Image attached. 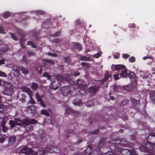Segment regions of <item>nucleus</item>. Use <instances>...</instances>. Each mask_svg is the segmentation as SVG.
<instances>
[{
  "label": "nucleus",
  "mask_w": 155,
  "mask_h": 155,
  "mask_svg": "<svg viewBox=\"0 0 155 155\" xmlns=\"http://www.w3.org/2000/svg\"><path fill=\"white\" fill-rule=\"evenodd\" d=\"M122 155H137L135 151H133L132 152H129L127 149H123L121 150Z\"/></svg>",
  "instance_id": "4"
},
{
  "label": "nucleus",
  "mask_w": 155,
  "mask_h": 155,
  "mask_svg": "<svg viewBox=\"0 0 155 155\" xmlns=\"http://www.w3.org/2000/svg\"><path fill=\"white\" fill-rule=\"evenodd\" d=\"M48 55L52 57H56L57 56V55L56 54L51 53H48Z\"/></svg>",
  "instance_id": "33"
},
{
  "label": "nucleus",
  "mask_w": 155,
  "mask_h": 155,
  "mask_svg": "<svg viewBox=\"0 0 155 155\" xmlns=\"http://www.w3.org/2000/svg\"><path fill=\"white\" fill-rule=\"evenodd\" d=\"M127 75L131 79L132 78H134L135 77L134 74L133 72H130V73H127Z\"/></svg>",
  "instance_id": "16"
},
{
  "label": "nucleus",
  "mask_w": 155,
  "mask_h": 155,
  "mask_svg": "<svg viewBox=\"0 0 155 155\" xmlns=\"http://www.w3.org/2000/svg\"><path fill=\"white\" fill-rule=\"evenodd\" d=\"M10 16V13L8 12H6L4 13L3 16L4 18H7Z\"/></svg>",
  "instance_id": "15"
},
{
  "label": "nucleus",
  "mask_w": 155,
  "mask_h": 155,
  "mask_svg": "<svg viewBox=\"0 0 155 155\" xmlns=\"http://www.w3.org/2000/svg\"><path fill=\"white\" fill-rule=\"evenodd\" d=\"M81 142H82V141H81V140H78V143H80Z\"/></svg>",
  "instance_id": "54"
},
{
  "label": "nucleus",
  "mask_w": 155,
  "mask_h": 155,
  "mask_svg": "<svg viewBox=\"0 0 155 155\" xmlns=\"http://www.w3.org/2000/svg\"><path fill=\"white\" fill-rule=\"evenodd\" d=\"M22 72L23 73L25 74H27L28 72V71L25 68H22Z\"/></svg>",
  "instance_id": "30"
},
{
  "label": "nucleus",
  "mask_w": 155,
  "mask_h": 155,
  "mask_svg": "<svg viewBox=\"0 0 155 155\" xmlns=\"http://www.w3.org/2000/svg\"><path fill=\"white\" fill-rule=\"evenodd\" d=\"M15 125H21L26 123V121H25V122L24 121H22L19 119L16 118L15 119Z\"/></svg>",
  "instance_id": "8"
},
{
  "label": "nucleus",
  "mask_w": 155,
  "mask_h": 155,
  "mask_svg": "<svg viewBox=\"0 0 155 155\" xmlns=\"http://www.w3.org/2000/svg\"><path fill=\"white\" fill-rule=\"evenodd\" d=\"M101 52H98V53H97L95 54H94V57L95 58H98L99 57H100V56L101 55Z\"/></svg>",
  "instance_id": "26"
},
{
  "label": "nucleus",
  "mask_w": 155,
  "mask_h": 155,
  "mask_svg": "<svg viewBox=\"0 0 155 155\" xmlns=\"http://www.w3.org/2000/svg\"><path fill=\"white\" fill-rule=\"evenodd\" d=\"M4 33V31L3 29V28L2 27H0V33Z\"/></svg>",
  "instance_id": "41"
},
{
  "label": "nucleus",
  "mask_w": 155,
  "mask_h": 155,
  "mask_svg": "<svg viewBox=\"0 0 155 155\" xmlns=\"http://www.w3.org/2000/svg\"><path fill=\"white\" fill-rule=\"evenodd\" d=\"M85 92V89L84 88L82 87L80 90V92L81 94H84Z\"/></svg>",
  "instance_id": "29"
},
{
  "label": "nucleus",
  "mask_w": 155,
  "mask_h": 155,
  "mask_svg": "<svg viewBox=\"0 0 155 155\" xmlns=\"http://www.w3.org/2000/svg\"><path fill=\"white\" fill-rule=\"evenodd\" d=\"M15 137H13L9 139L8 143L12 146L15 145Z\"/></svg>",
  "instance_id": "9"
},
{
  "label": "nucleus",
  "mask_w": 155,
  "mask_h": 155,
  "mask_svg": "<svg viewBox=\"0 0 155 155\" xmlns=\"http://www.w3.org/2000/svg\"><path fill=\"white\" fill-rule=\"evenodd\" d=\"M81 81H80V80H78V82H77V84L78 85H80V87H81V86L80 84H81Z\"/></svg>",
  "instance_id": "46"
},
{
  "label": "nucleus",
  "mask_w": 155,
  "mask_h": 155,
  "mask_svg": "<svg viewBox=\"0 0 155 155\" xmlns=\"http://www.w3.org/2000/svg\"><path fill=\"white\" fill-rule=\"evenodd\" d=\"M44 77L47 78V79H49L50 78V76L47 73H45L43 74Z\"/></svg>",
  "instance_id": "32"
},
{
  "label": "nucleus",
  "mask_w": 155,
  "mask_h": 155,
  "mask_svg": "<svg viewBox=\"0 0 155 155\" xmlns=\"http://www.w3.org/2000/svg\"><path fill=\"white\" fill-rule=\"evenodd\" d=\"M110 99L112 100H113L114 99V98L113 97H112L111 96H110Z\"/></svg>",
  "instance_id": "53"
},
{
  "label": "nucleus",
  "mask_w": 155,
  "mask_h": 155,
  "mask_svg": "<svg viewBox=\"0 0 155 155\" xmlns=\"http://www.w3.org/2000/svg\"><path fill=\"white\" fill-rule=\"evenodd\" d=\"M153 94H154L155 95V91H153Z\"/></svg>",
  "instance_id": "60"
},
{
  "label": "nucleus",
  "mask_w": 155,
  "mask_h": 155,
  "mask_svg": "<svg viewBox=\"0 0 155 155\" xmlns=\"http://www.w3.org/2000/svg\"><path fill=\"white\" fill-rule=\"evenodd\" d=\"M4 33V31L3 29V28L2 27H0V33Z\"/></svg>",
  "instance_id": "40"
},
{
  "label": "nucleus",
  "mask_w": 155,
  "mask_h": 155,
  "mask_svg": "<svg viewBox=\"0 0 155 155\" xmlns=\"http://www.w3.org/2000/svg\"><path fill=\"white\" fill-rule=\"evenodd\" d=\"M10 104L7 102L4 103L3 104H1V97H0V112L3 111V110L8 108L11 106Z\"/></svg>",
  "instance_id": "5"
},
{
  "label": "nucleus",
  "mask_w": 155,
  "mask_h": 155,
  "mask_svg": "<svg viewBox=\"0 0 155 155\" xmlns=\"http://www.w3.org/2000/svg\"><path fill=\"white\" fill-rule=\"evenodd\" d=\"M1 85L4 87V92L5 94L11 95L13 92V87L10 83L5 81H2L1 83Z\"/></svg>",
  "instance_id": "2"
},
{
  "label": "nucleus",
  "mask_w": 155,
  "mask_h": 155,
  "mask_svg": "<svg viewBox=\"0 0 155 155\" xmlns=\"http://www.w3.org/2000/svg\"><path fill=\"white\" fill-rule=\"evenodd\" d=\"M65 112L68 114H70L71 113H76V112L73 110H71L70 108H68L65 110Z\"/></svg>",
  "instance_id": "11"
},
{
  "label": "nucleus",
  "mask_w": 155,
  "mask_h": 155,
  "mask_svg": "<svg viewBox=\"0 0 155 155\" xmlns=\"http://www.w3.org/2000/svg\"><path fill=\"white\" fill-rule=\"evenodd\" d=\"M76 48L77 49H78L79 50H81V45L79 44H78V43L76 44Z\"/></svg>",
  "instance_id": "28"
},
{
  "label": "nucleus",
  "mask_w": 155,
  "mask_h": 155,
  "mask_svg": "<svg viewBox=\"0 0 155 155\" xmlns=\"http://www.w3.org/2000/svg\"><path fill=\"white\" fill-rule=\"evenodd\" d=\"M81 64L82 66H85L86 67H88L89 66L88 63H82Z\"/></svg>",
  "instance_id": "35"
},
{
  "label": "nucleus",
  "mask_w": 155,
  "mask_h": 155,
  "mask_svg": "<svg viewBox=\"0 0 155 155\" xmlns=\"http://www.w3.org/2000/svg\"><path fill=\"white\" fill-rule=\"evenodd\" d=\"M37 12H38V13L41 15H44V12L41 11H37Z\"/></svg>",
  "instance_id": "39"
},
{
  "label": "nucleus",
  "mask_w": 155,
  "mask_h": 155,
  "mask_svg": "<svg viewBox=\"0 0 155 155\" xmlns=\"http://www.w3.org/2000/svg\"><path fill=\"white\" fill-rule=\"evenodd\" d=\"M4 140V139L3 137H1L0 138V143H2Z\"/></svg>",
  "instance_id": "44"
},
{
  "label": "nucleus",
  "mask_w": 155,
  "mask_h": 155,
  "mask_svg": "<svg viewBox=\"0 0 155 155\" xmlns=\"http://www.w3.org/2000/svg\"><path fill=\"white\" fill-rule=\"evenodd\" d=\"M92 150L91 149L90 147H87L86 149L83 152V154L86 155H89L91 154Z\"/></svg>",
  "instance_id": "7"
},
{
  "label": "nucleus",
  "mask_w": 155,
  "mask_h": 155,
  "mask_svg": "<svg viewBox=\"0 0 155 155\" xmlns=\"http://www.w3.org/2000/svg\"><path fill=\"white\" fill-rule=\"evenodd\" d=\"M111 69L113 71H117L119 70H121L120 75L119 74L114 75V78L115 80L120 79L121 77L124 78L127 77V69L124 65L121 64L112 65L111 66Z\"/></svg>",
  "instance_id": "1"
},
{
  "label": "nucleus",
  "mask_w": 155,
  "mask_h": 155,
  "mask_svg": "<svg viewBox=\"0 0 155 155\" xmlns=\"http://www.w3.org/2000/svg\"><path fill=\"white\" fill-rule=\"evenodd\" d=\"M134 83H135V84H136V82L135 81H134Z\"/></svg>",
  "instance_id": "61"
},
{
  "label": "nucleus",
  "mask_w": 155,
  "mask_h": 155,
  "mask_svg": "<svg viewBox=\"0 0 155 155\" xmlns=\"http://www.w3.org/2000/svg\"><path fill=\"white\" fill-rule=\"evenodd\" d=\"M130 57V55L127 54H124L123 55V57L124 58H127Z\"/></svg>",
  "instance_id": "34"
},
{
  "label": "nucleus",
  "mask_w": 155,
  "mask_h": 155,
  "mask_svg": "<svg viewBox=\"0 0 155 155\" xmlns=\"http://www.w3.org/2000/svg\"><path fill=\"white\" fill-rule=\"evenodd\" d=\"M36 122V121L35 120H31L30 123L31 124H34Z\"/></svg>",
  "instance_id": "42"
},
{
  "label": "nucleus",
  "mask_w": 155,
  "mask_h": 155,
  "mask_svg": "<svg viewBox=\"0 0 155 155\" xmlns=\"http://www.w3.org/2000/svg\"><path fill=\"white\" fill-rule=\"evenodd\" d=\"M62 90L64 91V92L66 93L67 94H69L70 93V89L68 86L64 87L62 88Z\"/></svg>",
  "instance_id": "10"
},
{
  "label": "nucleus",
  "mask_w": 155,
  "mask_h": 155,
  "mask_svg": "<svg viewBox=\"0 0 155 155\" xmlns=\"http://www.w3.org/2000/svg\"><path fill=\"white\" fill-rule=\"evenodd\" d=\"M4 63V60L2 59L0 60V64H3Z\"/></svg>",
  "instance_id": "45"
},
{
  "label": "nucleus",
  "mask_w": 155,
  "mask_h": 155,
  "mask_svg": "<svg viewBox=\"0 0 155 155\" xmlns=\"http://www.w3.org/2000/svg\"><path fill=\"white\" fill-rule=\"evenodd\" d=\"M9 124H10L11 128H12L15 126V124L14 121L12 120H10L9 122Z\"/></svg>",
  "instance_id": "22"
},
{
  "label": "nucleus",
  "mask_w": 155,
  "mask_h": 155,
  "mask_svg": "<svg viewBox=\"0 0 155 155\" xmlns=\"http://www.w3.org/2000/svg\"><path fill=\"white\" fill-rule=\"evenodd\" d=\"M90 90L92 93H95L97 91V89L94 87H91L90 88Z\"/></svg>",
  "instance_id": "20"
},
{
  "label": "nucleus",
  "mask_w": 155,
  "mask_h": 155,
  "mask_svg": "<svg viewBox=\"0 0 155 155\" xmlns=\"http://www.w3.org/2000/svg\"><path fill=\"white\" fill-rule=\"evenodd\" d=\"M98 132V131H96L95 133H94L93 134H97Z\"/></svg>",
  "instance_id": "57"
},
{
  "label": "nucleus",
  "mask_w": 155,
  "mask_h": 155,
  "mask_svg": "<svg viewBox=\"0 0 155 155\" xmlns=\"http://www.w3.org/2000/svg\"><path fill=\"white\" fill-rule=\"evenodd\" d=\"M28 95L30 97V100L29 101V102L30 103L34 104L35 103V101L32 99L30 94H28Z\"/></svg>",
  "instance_id": "19"
},
{
  "label": "nucleus",
  "mask_w": 155,
  "mask_h": 155,
  "mask_svg": "<svg viewBox=\"0 0 155 155\" xmlns=\"http://www.w3.org/2000/svg\"><path fill=\"white\" fill-rule=\"evenodd\" d=\"M80 59L83 60H87V58L85 56L81 57L80 58Z\"/></svg>",
  "instance_id": "38"
},
{
  "label": "nucleus",
  "mask_w": 155,
  "mask_h": 155,
  "mask_svg": "<svg viewBox=\"0 0 155 155\" xmlns=\"http://www.w3.org/2000/svg\"><path fill=\"white\" fill-rule=\"evenodd\" d=\"M31 87V88L34 90H36L37 88V84L35 83H33L32 84Z\"/></svg>",
  "instance_id": "18"
},
{
  "label": "nucleus",
  "mask_w": 155,
  "mask_h": 155,
  "mask_svg": "<svg viewBox=\"0 0 155 155\" xmlns=\"http://www.w3.org/2000/svg\"><path fill=\"white\" fill-rule=\"evenodd\" d=\"M21 89L23 91L27 92L28 94H29L28 93L30 91V90L27 87L25 86H22L21 87Z\"/></svg>",
  "instance_id": "13"
},
{
  "label": "nucleus",
  "mask_w": 155,
  "mask_h": 155,
  "mask_svg": "<svg viewBox=\"0 0 155 155\" xmlns=\"http://www.w3.org/2000/svg\"><path fill=\"white\" fill-rule=\"evenodd\" d=\"M44 150H41L38 151V153L39 155H44ZM20 153L26 154H31V155H37V153L36 152L32 151L31 149L28 148L26 147H24L21 149V150Z\"/></svg>",
  "instance_id": "3"
},
{
  "label": "nucleus",
  "mask_w": 155,
  "mask_h": 155,
  "mask_svg": "<svg viewBox=\"0 0 155 155\" xmlns=\"http://www.w3.org/2000/svg\"><path fill=\"white\" fill-rule=\"evenodd\" d=\"M150 135L153 136H155V133H153L150 134Z\"/></svg>",
  "instance_id": "50"
},
{
  "label": "nucleus",
  "mask_w": 155,
  "mask_h": 155,
  "mask_svg": "<svg viewBox=\"0 0 155 155\" xmlns=\"http://www.w3.org/2000/svg\"><path fill=\"white\" fill-rule=\"evenodd\" d=\"M135 61V59L134 57L132 56L129 59V61L130 62H134Z\"/></svg>",
  "instance_id": "24"
},
{
  "label": "nucleus",
  "mask_w": 155,
  "mask_h": 155,
  "mask_svg": "<svg viewBox=\"0 0 155 155\" xmlns=\"http://www.w3.org/2000/svg\"><path fill=\"white\" fill-rule=\"evenodd\" d=\"M47 151L49 153H52L54 152H55L54 148L53 147H50V148H48Z\"/></svg>",
  "instance_id": "12"
},
{
  "label": "nucleus",
  "mask_w": 155,
  "mask_h": 155,
  "mask_svg": "<svg viewBox=\"0 0 155 155\" xmlns=\"http://www.w3.org/2000/svg\"><path fill=\"white\" fill-rule=\"evenodd\" d=\"M128 88V86H126L125 87V89L126 90H127V91H129V89Z\"/></svg>",
  "instance_id": "49"
},
{
  "label": "nucleus",
  "mask_w": 155,
  "mask_h": 155,
  "mask_svg": "<svg viewBox=\"0 0 155 155\" xmlns=\"http://www.w3.org/2000/svg\"><path fill=\"white\" fill-rule=\"evenodd\" d=\"M0 76L6 77V75L4 72L0 71Z\"/></svg>",
  "instance_id": "27"
},
{
  "label": "nucleus",
  "mask_w": 155,
  "mask_h": 155,
  "mask_svg": "<svg viewBox=\"0 0 155 155\" xmlns=\"http://www.w3.org/2000/svg\"><path fill=\"white\" fill-rule=\"evenodd\" d=\"M106 155H116L115 154H114L113 152L111 151L108 152H107L106 154Z\"/></svg>",
  "instance_id": "37"
},
{
  "label": "nucleus",
  "mask_w": 155,
  "mask_h": 155,
  "mask_svg": "<svg viewBox=\"0 0 155 155\" xmlns=\"http://www.w3.org/2000/svg\"><path fill=\"white\" fill-rule=\"evenodd\" d=\"M88 107H90V106H87Z\"/></svg>",
  "instance_id": "62"
},
{
  "label": "nucleus",
  "mask_w": 155,
  "mask_h": 155,
  "mask_svg": "<svg viewBox=\"0 0 155 155\" xmlns=\"http://www.w3.org/2000/svg\"><path fill=\"white\" fill-rule=\"evenodd\" d=\"M41 114L45 115L46 116H49V114L45 110H42L41 111Z\"/></svg>",
  "instance_id": "17"
},
{
  "label": "nucleus",
  "mask_w": 155,
  "mask_h": 155,
  "mask_svg": "<svg viewBox=\"0 0 155 155\" xmlns=\"http://www.w3.org/2000/svg\"><path fill=\"white\" fill-rule=\"evenodd\" d=\"M41 71H39L38 73L40 74H41Z\"/></svg>",
  "instance_id": "59"
},
{
  "label": "nucleus",
  "mask_w": 155,
  "mask_h": 155,
  "mask_svg": "<svg viewBox=\"0 0 155 155\" xmlns=\"http://www.w3.org/2000/svg\"><path fill=\"white\" fill-rule=\"evenodd\" d=\"M110 75L109 74H106L104 78L103 79V81H107L109 78H110Z\"/></svg>",
  "instance_id": "14"
},
{
  "label": "nucleus",
  "mask_w": 155,
  "mask_h": 155,
  "mask_svg": "<svg viewBox=\"0 0 155 155\" xmlns=\"http://www.w3.org/2000/svg\"><path fill=\"white\" fill-rule=\"evenodd\" d=\"M118 56H119V55H117V56H115V55H114V57L116 59L117 58H118Z\"/></svg>",
  "instance_id": "51"
},
{
  "label": "nucleus",
  "mask_w": 155,
  "mask_h": 155,
  "mask_svg": "<svg viewBox=\"0 0 155 155\" xmlns=\"http://www.w3.org/2000/svg\"><path fill=\"white\" fill-rule=\"evenodd\" d=\"M5 120H3V123H2V129H3V130L4 132H5V130H6V128L4 126V124H5Z\"/></svg>",
  "instance_id": "21"
},
{
  "label": "nucleus",
  "mask_w": 155,
  "mask_h": 155,
  "mask_svg": "<svg viewBox=\"0 0 155 155\" xmlns=\"http://www.w3.org/2000/svg\"><path fill=\"white\" fill-rule=\"evenodd\" d=\"M57 86L54 89V90H56L57 89Z\"/></svg>",
  "instance_id": "58"
},
{
  "label": "nucleus",
  "mask_w": 155,
  "mask_h": 155,
  "mask_svg": "<svg viewBox=\"0 0 155 155\" xmlns=\"http://www.w3.org/2000/svg\"><path fill=\"white\" fill-rule=\"evenodd\" d=\"M2 81H4V80H0V84L1 85V82H2Z\"/></svg>",
  "instance_id": "56"
},
{
  "label": "nucleus",
  "mask_w": 155,
  "mask_h": 155,
  "mask_svg": "<svg viewBox=\"0 0 155 155\" xmlns=\"http://www.w3.org/2000/svg\"><path fill=\"white\" fill-rule=\"evenodd\" d=\"M30 109H32V110H31V113L34 114L36 113V110L33 106H31L30 107Z\"/></svg>",
  "instance_id": "25"
},
{
  "label": "nucleus",
  "mask_w": 155,
  "mask_h": 155,
  "mask_svg": "<svg viewBox=\"0 0 155 155\" xmlns=\"http://www.w3.org/2000/svg\"><path fill=\"white\" fill-rule=\"evenodd\" d=\"M60 78H62L61 76H58L57 77V79H58L59 80H60Z\"/></svg>",
  "instance_id": "48"
},
{
  "label": "nucleus",
  "mask_w": 155,
  "mask_h": 155,
  "mask_svg": "<svg viewBox=\"0 0 155 155\" xmlns=\"http://www.w3.org/2000/svg\"><path fill=\"white\" fill-rule=\"evenodd\" d=\"M129 27H134L135 26V25L134 24H129Z\"/></svg>",
  "instance_id": "47"
},
{
  "label": "nucleus",
  "mask_w": 155,
  "mask_h": 155,
  "mask_svg": "<svg viewBox=\"0 0 155 155\" xmlns=\"http://www.w3.org/2000/svg\"><path fill=\"white\" fill-rule=\"evenodd\" d=\"M88 38H87L86 39V40H85V43H86L87 42V41H88Z\"/></svg>",
  "instance_id": "55"
},
{
  "label": "nucleus",
  "mask_w": 155,
  "mask_h": 155,
  "mask_svg": "<svg viewBox=\"0 0 155 155\" xmlns=\"http://www.w3.org/2000/svg\"><path fill=\"white\" fill-rule=\"evenodd\" d=\"M27 44L29 45H31V47L33 48H35V46L32 43L31 41H28L27 42Z\"/></svg>",
  "instance_id": "31"
},
{
  "label": "nucleus",
  "mask_w": 155,
  "mask_h": 155,
  "mask_svg": "<svg viewBox=\"0 0 155 155\" xmlns=\"http://www.w3.org/2000/svg\"><path fill=\"white\" fill-rule=\"evenodd\" d=\"M35 97L37 98L38 101L40 103V104L43 107H45V104L43 103L41 97L39 96L38 94L37 93L35 94Z\"/></svg>",
  "instance_id": "6"
},
{
  "label": "nucleus",
  "mask_w": 155,
  "mask_h": 155,
  "mask_svg": "<svg viewBox=\"0 0 155 155\" xmlns=\"http://www.w3.org/2000/svg\"><path fill=\"white\" fill-rule=\"evenodd\" d=\"M151 58V57H150V56H145V57H143V59L144 60H146L147 58Z\"/></svg>",
  "instance_id": "43"
},
{
  "label": "nucleus",
  "mask_w": 155,
  "mask_h": 155,
  "mask_svg": "<svg viewBox=\"0 0 155 155\" xmlns=\"http://www.w3.org/2000/svg\"><path fill=\"white\" fill-rule=\"evenodd\" d=\"M11 34V37L12 38L15 40H17L18 39L17 38H16L15 37V36L14 35V34Z\"/></svg>",
  "instance_id": "36"
},
{
  "label": "nucleus",
  "mask_w": 155,
  "mask_h": 155,
  "mask_svg": "<svg viewBox=\"0 0 155 155\" xmlns=\"http://www.w3.org/2000/svg\"><path fill=\"white\" fill-rule=\"evenodd\" d=\"M139 149L140 151L142 152L146 151V148L143 146L140 147L139 148Z\"/></svg>",
  "instance_id": "23"
},
{
  "label": "nucleus",
  "mask_w": 155,
  "mask_h": 155,
  "mask_svg": "<svg viewBox=\"0 0 155 155\" xmlns=\"http://www.w3.org/2000/svg\"><path fill=\"white\" fill-rule=\"evenodd\" d=\"M79 75V73H77V74H74V75L75 76H78V75Z\"/></svg>",
  "instance_id": "52"
}]
</instances>
